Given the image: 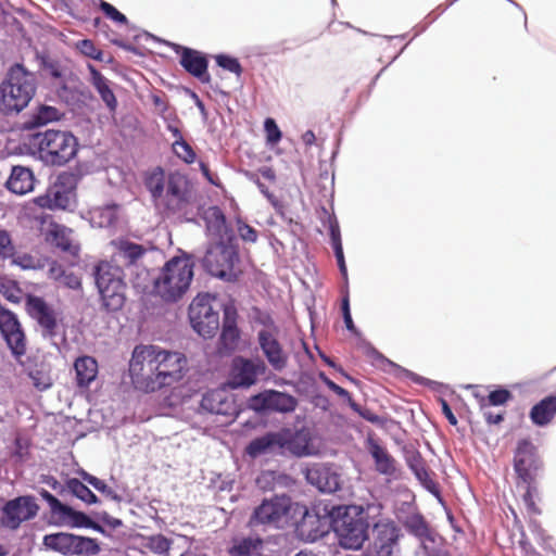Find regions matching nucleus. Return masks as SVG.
Segmentation results:
<instances>
[{
  "label": "nucleus",
  "mask_w": 556,
  "mask_h": 556,
  "mask_svg": "<svg viewBox=\"0 0 556 556\" xmlns=\"http://www.w3.org/2000/svg\"><path fill=\"white\" fill-rule=\"evenodd\" d=\"M187 365V358L180 352L156 345H138L129 363V375L137 389L153 392L180 381Z\"/></svg>",
  "instance_id": "obj_1"
},
{
  "label": "nucleus",
  "mask_w": 556,
  "mask_h": 556,
  "mask_svg": "<svg viewBox=\"0 0 556 556\" xmlns=\"http://www.w3.org/2000/svg\"><path fill=\"white\" fill-rule=\"evenodd\" d=\"M194 275V262L182 253L168 260L153 279V291L163 302L176 303L188 292Z\"/></svg>",
  "instance_id": "obj_2"
},
{
  "label": "nucleus",
  "mask_w": 556,
  "mask_h": 556,
  "mask_svg": "<svg viewBox=\"0 0 556 556\" xmlns=\"http://www.w3.org/2000/svg\"><path fill=\"white\" fill-rule=\"evenodd\" d=\"M0 111L18 113L25 109L36 92V76L23 65L15 64L1 85Z\"/></svg>",
  "instance_id": "obj_3"
},
{
  "label": "nucleus",
  "mask_w": 556,
  "mask_h": 556,
  "mask_svg": "<svg viewBox=\"0 0 556 556\" xmlns=\"http://www.w3.org/2000/svg\"><path fill=\"white\" fill-rule=\"evenodd\" d=\"M39 157L47 164L63 165L77 151L76 138L67 131L48 129L34 136Z\"/></svg>",
  "instance_id": "obj_4"
},
{
  "label": "nucleus",
  "mask_w": 556,
  "mask_h": 556,
  "mask_svg": "<svg viewBox=\"0 0 556 556\" xmlns=\"http://www.w3.org/2000/svg\"><path fill=\"white\" fill-rule=\"evenodd\" d=\"M332 529L340 546L358 549L367 540V525L356 507H338L334 511Z\"/></svg>",
  "instance_id": "obj_5"
},
{
  "label": "nucleus",
  "mask_w": 556,
  "mask_h": 556,
  "mask_svg": "<svg viewBox=\"0 0 556 556\" xmlns=\"http://www.w3.org/2000/svg\"><path fill=\"white\" fill-rule=\"evenodd\" d=\"M295 506H298V503H293L287 495L264 500L254 509L250 519V526L263 525L274 528L293 526L296 522Z\"/></svg>",
  "instance_id": "obj_6"
},
{
  "label": "nucleus",
  "mask_w": 556,
  "mask_h": 556,
  "mask_svg": "<svg viewBox=\"0 0 556 556\" xmlns=\"http://www.w3.org/2000/svg\"><path fill=\"white\" fill-rule=\"evenodd\" d=\"M96 285L103 305L109 311L122 308L125 302L126 283L123 269L109 262H102L96 269Z\"/></svg>",
  "instance_id": "obj_7"
},
{
  "label": "nucleus",
  "mask_w": 556,
  "mask_h": 556,
  "mask_svg": "<svg viewBox=\"0 0 556 556\" xmlns=\"http://www.w3.org/2000/svg\"><path fill=\"white\" fill-rule=\"evenodd\" d=\"M42 543L47 549L63 556H96L100 553V546L96 539L68 532L46 534Z\"/></svg>",
  "instance_id": "obj_8"
},
{
  "label": "nucleus",
  "mask_w": 556,
  "mask_h": 556,
  "mask_svg": "<svg viewBox=\"0 0 556 556\" xmlns=\"http://www.w3.org/2000/svg\"><path fill=\"white\" fill-rule=\"evenodd\" d=\"M238 260V252L233 241L210 243L203 258V265L211 275L231 280L236 278L235 266Z\"/></svg>",
  "instance_id": "obj_9"
},
{
  "label": "nucleus",
  "mask_w": 556,
  "mask_h": 556,
  "mask_svg": "<svg viewBox=\"0 0 556 556\" xmlns=\"http://www.w3.org/2000/svg\"><path fill=\"white\" fill-rule=\"evenodd\" d=\"M215 301L208 293L198 294L189 305L191 326L203 338L213 337L219 327L218 313L213 305Z\"/></svg>",
  "instance_id": "obj_10"
},
{
  "label": "nucleus",
  "mask_w": 556,
  "mask_h": 556,
  "mask_svg": "<svg viewBox=\"0 0 556 556\" xmlns=\"http://www.w3.org/2000/svg\"><path fill=\"white\" fill-rule=\"evenodd\" d=\"M401 529L389 518H382L372 528V552L375 556H400Z\"/></svg>",
  "instance_id": "obj_11"
},
{
  "label": "nucleus",
  "mask_w": 556,
  "mask_h": 556,
  "mask_svg": "<svg viewBox=\"0 0 556 556\" xmlns=\"http://www.w3.org/2000/svg\"><path fill=\"white\" fill-rule=\"evenodd\" d=\"M191 199L189 181L178 172L170 173L166 179V187L157 206L168 212H181Z\"/></svg>",
  "instance_id": "obj_12"
},
{
  "label": "nucleus",
  "mask_w": 556,
  "mask_h": 556,
  "mask_svg": "<svg viewBox=\"0 0 556 556\" xmlns=\"http://www.w3.org/2000/svg\"><path fill=\"white\" fill-rule=\"evenodd\" d=\"M296 522L293 526L302 536L308 541H315L326 534L330 527H332L333 518L327 513L320 515L315 510H308L306 506L298 503L295 506Z\"/></svg>",
  "instance_id": "obj_13"
},
{
  "label": "nucleus",
  "mask_w": 556,
  "mask_h": 556,
  "mask_svg": "<svg viewBox=\"0 0 556 556\" xmlns=\"http://www.w3.org/2000/svg\"><path fill=\"white\" fill-rule=\"evenodd\" d=\"M68 178L59 177L50 186L45 194L34 199L37 206L48 210H71L76 202L75 189L72 185L65 182Z\"/></svg>",
  "instance_id": "obj_14"
},
{
  "label": "nucleus",
  "mask_w": 556,
  "mask_h": 556,
  "mask_svg": "<svg viewBox=\"0 0 556 556\" xmlns=\"http://www.w3.org/2000/svg\"><path fill=\"white\" fill-rule=\"evenodd\" d=\"M38 508L36 500L29 495L11 500L2 508L1 525L15 530L22 522L33 519L37 515Z\"/></svg>",
  "instance_id": "obj_15"
},
{
  "label": "nucleus",
  "mask_w": 556,
  "mask_h": 556,
  "mask_svg": "<svg viewBox=\"0 0 556 556\" xmlns=\"http://www.w3.org/2000/svg\"><path fill=\"white\" fill-rule=\"evenodd\" d=\"M41 496L49 504L51 514L56 519L58 525L71 528H92L97 531H102L101 527L94 525L87 515L62 504L48 491H42Z\"/></svg>",
  "instance_id": "obj_16"
},
{
  "label": "nucleus",
  "mask_w": 556,
  "mask_h": 556,
  "mask_svg": "<svg viewBox=\"0 0 556 556\" xmlns=\"http://www.w3.org/2000/svg\"><path fill=\"white\" fill-rule=\"evenodd\" d=\"M296 405L298 400L294 396L276 390H265L249 400V407L255 412L291 413Z\"/></svg>",
  "instance_id": "obj_17"
},
{
  "label": "nucleus",
  "mask_w": 556,
  "mask_h": 556,
  "mask_svg": "<svg viewBox=\"0 0 556 556\" xmlns=\"http://www.w3.org/2000/svg\"><path fill=\"white\" fill-rule=\"evenodd\" d=\"M26 309L29 316L41 327L42 334L52 339L58 331V314L42 298L28 295Z\"/></svg>",
  "instance_id": "obj_18"
},
{
  "label": "nucleus",
  "mask_w": 556,
  "mask_h": 556,
  "mask_svg": "<svg viewBox=\"0 0 556 556\" xmlns=\"http://www.w3.org/2000/svg\"><path fill=\"white\" fill-rule=\"evenodd\" d=\"M0 331L14 356L20 357L26 353V338L16 315L2 306Z\"/></svg>",
  "instance_id": "obj_19"
},
{
  "label": "nucleus",
  "mask_w": 556,
  "mask_h": 556,
  "mask_svg": "<svg viewBox=\"0 0 556 556\" xmlns=\"http://www.w3.org/2000/svg\"><path fill=\"white\" fill-rule=\"evenodd\" d=\"M264 371L265 365L263 362L236 357L231 364L228 383L232 389L249 388L256 382L257 377Z\"/></svg>",
  "instance_id": "obj_20"
},
{
  "label": "nucleus",
  "mask_w": 556,
  "mask_h": 556,
  "mask_svg": "<svg viewBox=\"0 0 556 556\" xmlns=\"http://www.w3.org/2000/svg\"><path fill=\"white\" fill-rule=\"evenodd\" d=\"M540 466L541 463L533 444L529 441H521L515 455V470L521 482H533Z\"/></svg>",
  "instance_id": "obj_21"
},
{
  "label": "nucleus",
  "mask_w": 556,
  "mask_h": 556,
  "mask_svg": "<svg viewBox=\"0 0 556 556\" xmlns=\"http://www.w3.org/2000/svg\"><path fill=\"white\" fill-rule=\"evenodd\" d=\"M201 407L212 414L227 416L232 419L238 416L233 396L225 388L207 391L202 397Z\"/></svg>",
  "instance_id": "obj_22"
},
{
  "label": "nucleus",
  "mask_w": 556,
  "mask_h": 556,
  "mask_svg": "<svg viewBox=\"0 0 556 556\" xmlns=\"http://www.w3.org/2000/svg\"><path fill=\"white\" fill-rule=\"evenodd\" d=\"M306 480L319 491L326 493L338 491L342 483L339 470L326 465H316L307 468Z\"/></svg>",
  "instance_id": "obj_23"
},
{
  "label": "nucleus",
  "mask_w": 556,
  "mask_h": 556,
  "mask_svg": "<svg viewBox=\"0 0 556 556\" xmlns=\"http://www.w3.org/2000/svg\"><path fill=\"white\" fill-rule=\"evenodd\" d=\"M203 218L206 225V235L210 243L233 241V235L226 224L223 212L217 206L204 211Z\"/></svg>",
  "instance_id": "obj_24"
},
{
  "label": "nucleus",
  "mask_w": 556,
  "mask_h": 556,
  "mask_svg": "<svg viewBox=\"0 0 556 556\" xmlns=\"http://www.w3.org/2000/svg\"><path fill=\"white\" fill-rule=\"evenodd\" d=\"M177 53H180L181 66L202 83L210 81L207 73V60L201 52L178 45H172Z\"/></svg>",
  "instance_id": "obj_25"
},
{
  "label": "nucleus",
  "mask_w": 556,
  "mask_h": 556,
  "mask_svg": "<svg viewBox=\"0 0 556 556\" xmlns=\"http://www.w3.org/2000/svg\"><path fill=\"white\" fill-rule=\"evenodd\" d=\"M258 342L268 363L275 370H282L288 361L287 354L282 351L275 334L269 329H263L258 332Z\"/></svg>",
  "instance_id": "obj_26"
},
{
  "label": "nucleus",
  "mask_w": 556,
  "mask_h": 556,
  "mask_svg": "<svg viewBox=\"0 0 556 556\" xmlns=\"http://www.w3.org/2000/svg\"><path fill=\"white\" fill-rule=\"evenodd\" d=\"M280 434L283 438V446L280 447V451H288L296 456H308L315 453L308 432L298 431L290 435L286 433Z\"/></svg>",
  "instance_id": "obj_27"
},
{
  "label": "nucleus",
  "mask_w": 556,
  "mask_h": 556,
  "mask_svg": "<svg viewBox=\"0 0 556 556\" xmlns=\"http://www.w3.org/2000/svg\"><path fill=\"white\" fill-rule=\"evenodd\" d=\"M33 172L24 166H14L7 181L8 189L15 194H26L34 189Z\"/></svg>",
  "instance_id": "obj_28"
},
{
  "label": "nucleus",
  "mask_w": 556,
  "mask_h": 556,
  "mask_svg": "<svg viewBox=\"0 0 556 556\" xmlns=\"http://www.w3.org/2000/svg\"><path fill=\"white\" fill-rule=\"evenodd\" d=\"M283 446V438L280 433H267L264 437L253 440L247 447V452L252 457H257L266 453H276Z\"/></svg>",
  "instance_id": "obj_29"
},
{
  "label": "nucleus",
  "mask_w": 556,
  "mask_h": 556,
  "mask_svg": "<svg viewBox=\"0 0 556 556\" xmlns=\"http://www.w3.org/2000/svg\"><path fill=\"white\" fill-rule=\"evenodd\" d=\"M76 383L79 388H88L98 375V363L91 356H80L74 363Z\"/></svg>",
  "instance_id": "obj_30"
},
{
  "label": "nucleus",
  "mask_w": 556,
  "mask_h": 556,
  "mask_svg": "<svg viewBox=\"0 0 556 556\" xmlns=\"http://www.w3.org/2000/svg\"><path fill=\"white\" fill-rule=\"evenodd\" d=\"M225 319L220 334L223 348L227 352H231L237 348L239 341V330L236 326L235 309L231 306L225 307Z\"/></svg>",
  "instance_id": "obj_31"
},
{
  "label": "nucleus",
  "mask_w": 556,
  "mask_h": 556,
  "mask_svg": "<svg viewBox=\"0 0 556 556\" xmlns=\"http://www.w3.org/2000/svg\"><path fill=\"white\" fill-rule=\"evenodd\" d=\"M48 240L65 252L73 255L78 253V247L73 240V231L62 225L51 226L48 233Z\"/></svg>",
  "instance_id": "obj_32"
},
{
  "label": "nucleus",
  "mask_w": 556,
  "mask_h": 556,
  "mask_svg": "<svg viewBox=\"0 0 556 556\" xmlns=\"http://www.w3.org/2000/svg\"><path fill=\"white\" fill-rule=\"evenodd\" d=\"M369 452L375 459V465L378 472L384 476H393L396 472L395 460L384 447L370 440Z\"/></svg>",
  "instance_id": "obj_33"
},
{
  "label": "nucleus",
  "mask_w": 556,
  "mask_h": 556,
  "mask_svg": "<svg viewBox=\"0 0 556 556\" xmlns=\"http://www.w3.org/2000/svg\"><path fill=\"white\" fill-rule=\"evenodd\" d=\"M555 414L556 396H547L532 407L530 418L534 425L542 427L549 424Z\"/></svg>",
  "instance_id": "obj_34"
},
{
  "label": "nucleus",
  "mask_w": 556,
  "mask_h": 556,
  "mask_svg": "<svg viewBox=\"0 0 556 556\" xmlns=\"http://www.w3.org/2000/svg\"><path fill=\"white\" fill-rule=\"evenodd\" d=\"M262 547L263 541L258 536L235 538L228 553L230 556H254Z\"/></svg>",
  "instance_id": "obj_35"
},
{
  "label": "nucleus",
  "mask_w": 556,
  "mask_h": 556,
  "mask_svg": "<svg viewBox=\"0 0 556 556\" xmlns=\"http://www.w3.org/2000/svg\"><path fill=\"white\" fill-rule=\"evenodd\" d=\"M88 70L91 74V83L100 94L102 101L106 104L110 111H115L117 101L109 85V80L102 76L93 65H88Z\"/></svg>",
  "instance_id": "obj_36"
},
{
  "label": "nucleus",
  "mask_w": 556,
  "mask_h": 556,
  "mask_svg": "<svg viewBox=\"0 0 556 556\" xmlns=\"http://www.w3.org/2000/svg\"><path fill=\"white\" fill-rule=\"evenodd\" d=\"M118 206L115 204L94 207L89 211V220L92 227H110L117 217Z\"/></svg>",
  "instance_id": "obj_37"
},
{
  "label": "nucleus",
  "mask_w": 556,
  "mask_h": 556,
  "mask_svg": "<svg viewBox=\"0 0 556 556\" xmlns=\"http://www.w3.org/2000/svg\"><path fill=\"white\" fill-rule=\"evenodd\" d=\"M115 245L117 248V257L125 260L129 264H136L146 253V249L142 245L128 240H119L115 242Z\"/></svg>",
  "instance_id": "obj_38"
},
{
  "label": "nucleus",
  "mask_w": 556,
  "mask_h": 556,
  "mask_svg": "<svg viewBox=\"0 0 556 556\" xmlns=\"http://www.w3.org/2000/svg\"><path fill=\"white\" fill-rule=\"evenodd\" d=\"M166 177L165 173L162 168L153 169L149 176L147 177V188L150 191L155 204H159V200L162 198L165 187H166Z\"/></svg>",
  "instance_id": "obj_39"
},
{
  "label": "nucleus",
  "mask_w": 556,
  "mask_h": 556,
  "mask_svg": "<svg viewBox=\"0 0 556 556\" xmlns=\"http://www.w3.org/2000/svg\"><path fill=\"white\" fill-rule=\"evenodd\" d=\"M61 113L54 106L41 105L31 114L28 125L29 127H40L59 121Z\"/></svg>",
  "instance_id": "obj_40"
},
{
  "label": "nucleus",
  "mask_w": 556,
  "mask_h": 556,
  "mask_svg": "<svg viewBox=\"0 0 556 556\" xmlns=\"http://www.w3.org/2000/svg\"><path fill=\"white\" fill-rule=\"evenodd\" d=\"M66 484L68 491L83 502L87 504H96L98 502V497L78 479H70Z\"/></svg>",
  "instance_id": "obj_41"
},
{
  "label": "nucleus",
  "mask_w": 556,
  "mask_h": 556,
  "mask_svg": "<svg viewBox=\"0 0 556 556\" xmlns=\"http://www.w3.org/2000/svg\"><path fill=\"white\" fill-rule=\"evenodd\" d=\"M475 396L479 399L480 406L485 408L488 405L498 406L505 404L511 399V393L506 389H498L492 391L486 399L484 396L479 397L477 393Z\"/></svg>",
  "instance_id": "obj_42"
},
{
  "label": "nucleus",
  "mask_w": 556,
  "mask_h": 556,
  "mask_svg": "<svg viewBox=\"0 0 556 556\" xmlns=\"http://www.w3.org/2000/svg\"><path fill=\"white\" fill-rule=\"evenodd\" d=\"M79 475L85 482L92 485L97 491L101 492L102 494L112 498L113 501H116V502L121 501V496L115 491H113L110 486H108L104 481L98 479L94 476H91L90 473H88L86 471H81Z\"/></svg>",
  "instance_id": "obj_43"
},
{
  "label": "nucleus",
  "mask_w": 556,
  "mask_h": 556,
  "mask_svg": "<svg viewBox=\"0 0 556 556\" xmlns=\"http://www.w3.org/2000/svg\"><path fill=\"white\" fill-rule=\"evenodd\" d=\"M15 247L11 233L5 229H0V267L5 261L14 256Z\"/></svg>",
  "instance_id": "obj_44"
},
{
  "label": "nucleus",
  "mask_w": 556,
  "mask_h": 556,
  "mask_svg": "<svg viewBox=\"0 0 556 556\" xmlns=\"http://www.w3.org/2000/svg\"><path fill=\"white\" fill-rule=\"evenodd\" d=\"M173 151L178 159L187 164H191L195 161V152L185 139L180 141H174Z\"/></svg>",
  "instance_id": "obj_45"
},
{
  "label": "nucleus",
  "mask_w": 556,
  "mask_h": 556,
  "mask_svg": "<svg viewBox=\"0 0 556 556\" xmlns=\"http://www.w3.org/2000/svg\"><path fill=\"white\" fill-rule=\"evenodd\" d=\"M146 547L157 555H164L170 547L169 541L161 534L151 535L146 539Z\"/></svg>",
  "instance_id": "obj_46"
},
{
  "label": "nucleus",
  "mask_w": 556,
  "mask_h": 556,
  "mask_svg": "<svg viewBox=\"0 0 556 556\" xmlns=\"http://www.w3.org/2000/svg\"><path fill=\"white\" fill-rule=\"evenodd\" d=\"M407 464L409 468L415 473L416 478L424 484H427L429 480L428 471L424 465V462L419 457V455H413L408 457Z\"/></svg>",
  "instance_id": "obj_47"
},
{
  "label": "nucleus",
  "mask_w": 556,
  "mask_h": 556,
  "mask_svg": "<svg viewBox=\"0 0 556 556\" xmlns=\"http://www.w3.org/2000/svg\"><path fill=\"white\" fill-rule=\"evenodd\" d=\"M264 130L266 134V143L268 146L273 147L281 140L282 132L273 118L268 117L265 119Z\"/></svg>",
  "instance_id": "obj_48"
},
{
  "label": "nucleus",
  "mask_w": 556,
  "mask_h": 556,
  "mask_svg": "<svg viewBox=\"0 0 556 556\" xmlns=\"http://www.w3.org/2000/svg\"><path fill=\"white\" fill-rule=\"evenodd\" d=\"M10 260L13 265L18 266L22 269H37L42 267L39 258H36L27 253L18 255L14 254V256Z\"/></svg>",
  "instance_id": "obj_49"
},
{
  "label": "nucleus",
  "mask_w": 556,
  "mask_h": 556,
  "mask_svg": "<svg viewBox=\"0 0 556 556\" xmlns=\"http://www.w3.org/2000/svg\"><path fill=\"white\" fill-rule=\"evenodd\" d=\"M406 528L416 536L424 538L428 533L426 522L419 515H412L405 521Z\"/></svg>",
  "instance_id": "obj_50"
},
{
  "label": "nucleus",
  "mask_w": 556,
  "mask_h": 556,
  "mask_svg": "<svg viewBox=\"0 0 556 556\" xmlns=\"http://www.w3.org/2000/svg\"><path fill=\"white\" fill-rule=\"evenodd\" d=\"M76 49L84 55L101 61L102 60V51L98 49L94 43L89 39H83L75 43Z\"/></svg>",
  "instance_id": "obj_51"
},
{
  "label": "nucleus",
  "mask_w": 556,
  "mask_h": 556,
  "mask_svg": "<svg viewBox=\"0 0 556 556\" xmlns=\"http://www.w3.org/2000/svg\"><path fill=\"white\" fill-rule=\"evenodd\" d=\"M215 61L217 65L223 67L224 70L240 75L241 65L236 58L225 54H218L215 56Z\"/></svg>",
  "instance_id": "obj_52"
},
{
  "label": "nucleus",
  "mask_w": 556,
  "mask_h": 556,
  "mask_svg": "<svg viewBox=\"0 0 556 556\" xmlns=\"http://www.w3.org/2000/svg\"><path fill=\"white\" fill-rule=\"evenodd\" d=\"M238 233L240 238L250 243H254L257 240V231L252 228L250 225L239 220L237 227Z\"/></svg>",
  "instance_id": "obj_53"
},
{
  "label": "nucleus",
  "mask_w": 556,
  "mask_h": 556,
  "mask_svg": "<svg viewBox=\"0 0 556 556\" xmlns=\"http://www.w3.org/2000/svg\"><path fill=\"white\" fill-rule=\"evenodd\" d=\"M100 8L104 12V14L121 24H124L127 22V18L124 14H122L116 8H114L112 4L100 0Z\"/></svg>",
  "instance_id": "obj_54"
},
{
  "label": "nucleus",
  "mask_w": 556,
  "mask_h": 556,
  "mask_svg": "<svg viewBox=\"0 0 556 556\" xmlns=\"http://www.w3.org/2000/svg\"><path fill=\"white\" fill-rule=\"evenodd\" d=\"M43 71L47 75L55 78L62 79L65 75V70L58 62L54 61H45L43 62Z\"/></svg>",
  "instance_id": "obj_55"
},
{
  "label": "nucleus",
  "mask_w": 556,
  "mask_h": 556,
  "mask_svg": "<svg viewBox=\"0 0 556 556\" xmlns=\"http://www.w3.org/2000/svg\"><path fill=\"white\" fill-rule=\"evenodd\" d=\"M521 488L525 491L523 502H525L526 506L529 509L536 511V508L534 506V500H533L534 494L536 492V488L533 485V482H522Z\"/></svg>",
  "instance_id": "obj_56"
},
{
  "label": "nucleus",
  "mask_w": 556,
  "mask_h": 556,
  "mask_svg": "<svg viewBox=\"0 0 556 556\" xmlns=\"http://www.w3.org/2000/svg\"><path fill=\"white\" fill-rule=\"evenodd\" d=\"M59 285L76 290L80 288L81 282L79 277L76 276L74 273L65 271Z\"/></svg>",
  "instance_id": "obj_57"
},
{
  "label": "nucleus",
  "mask_w": 556,
  "mask_h": 556,
  "mask_svg": "<svg viewBox=\"0 0 556 556\" xmlns=\"http://www.w3.org/2000/svg\"><path fill=\"white\" fill-rule=\"evenodd\" d=\"M331 240L337 261L344 257L338 226H331Z\"/></svg>",
  "instance_id": "obj_58"
},
{
  "label": "nucleus",
  "mask_w": 556,
  "mask_h": 556,
  "mask_svg": "<svg viewBox=\"0 0 556 556\" xmlns=\"http://www.w3.org/2000/svg\"><path fill=\"white\" fill-rule=\"evenodd\" d=\"M320 379L324 381V383L331 390L333 391L336 394H338L339 396L341 397H344V399H348V400H351L350 399V394L349 392L341 388L340 386H338L337 383H334L332 380H330L326 375L324 374H320Z\"/></svg>",
  "instance_id": "obj_59"
},
{
  "label": "nucleus",
  "mask_w": 556,
  "mask_h": 556,
  "mask_svg": "<svg viewBox=\"0 0 556 556\" xmlns=\"http://www.w3.org/2000/svg\"><path fill=\"white\" fill-rule=\"evenodd\" d=\"M65 271L66 270H64L61 265L52 263L49 268V277L60 282Z\"/></svg>",
  "instance_id": "obj_60"
},
{
  "label": "nucleus",
  "mask_w": 556,
  "mask_h": 556,
  "mask_svg": "<svg viewBox=\"0 0 556 556\" xmlns=\"http://www.w3.org/2000/svg\"><path fill=\"white\" fill-rule=\"evenodd\" d=\"M441 406H442V413L447 418L450 424L451 425H456L457 424V419H456L455 415L453 414L451 407L448 406V404L444 400L441 401Z\"/></svg>",
  "instance_id": "obj_61"
},
{
  "label": "nucleus",
  "mask_w": 556,
  "mask_h": 556,
  "mask_svg": "<svg viewBox=\"0 0 556 556\" xmlns=\"http://www.w3.org/2000/svg\"><path fill=\"white\" fill-rule=\"evenodd\" d=\"M3 294L8 300L12 302H18L20 300V290L15 287L14 283L12 287L8 288V290L3 291Z\"/></svg>",
  "instance_id": "obj_62"
},
{
  "label": "nucleus",
  "mask_w": 556,
  "mask_h": 556,
  "mask_svg": "<svg viewBox=\"0 0 556 556\" xmlns=\"http://www.w3.org/2000/svg\"><path fill=\"white\" fill-rule=\"evenodd\" d=\"M31 378L34 380V384L39 390H47L51 387V380L48 377H45L42 379H37L36 376L31 375Z\"/></svg>",
  "instance_id": "obj_63"
},
{
  "label": "nucleus",
  "mask_w": 556,
  "mask_h": 556,
  "mask_svg": "<svg viewBox=\"0 0 556 556\" xmlns=\"http://www.w3.org/2000/svg\"><path fill=\"white\" fill-rule=\"evenodd\" d=\"M260 174L269 181H274L276 179V174L271 167L264 166L260 168Z\"/></svg>",
  "instance_id": "obj_64"
}]
</instances>
